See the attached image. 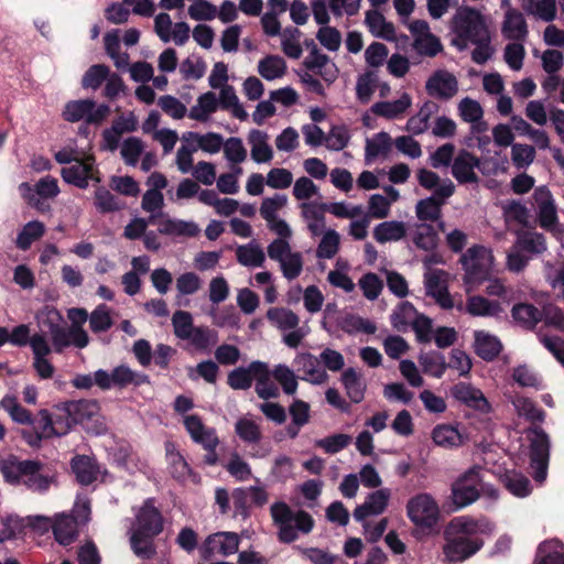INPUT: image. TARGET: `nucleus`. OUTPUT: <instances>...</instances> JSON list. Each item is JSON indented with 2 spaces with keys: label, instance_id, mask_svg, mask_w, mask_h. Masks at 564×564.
<instances>
[{
  "label": "nucleus",
  "instance_id": "obj_30",
  "mask_svg": "<svg viewBox=\"0 0 564 564\" xmlns=\"http://www.w3.org/2000/svg\"><path fill=\"white\" fill-rule=\"evenodd\" d=\"M501 34L510 41H524L529 34L524 15L516 8L506 10L501 23Z\"/></svg>",
  "mask_w": 564,
  "mask_h": 564
},
{
  "label": "nucleus",
  "instance_id": "obj_37",
  "mask_svg": "<svg viewBox=\"0 0 564 564\" xmlns=\"http://www.w3.org/2000/svg\"><path fill=\"white\" fill-rule=\"evenodd\" d=\"M410 238L417 249L431 252L437 247L438 236L433 225L416 223L410 229Z\"/></svg>",
  "mask_w": 564,
  "mask_h": 564
},
{
  "label": "nucleus",
  "instance_id": "obj_41",
  "mask_svg": "<svg viewBox=\"0 0 564 564\" xmlns=\"http://www.w3.org/2000/svg\"><path fill=\"white\" fill-rule=\"evenodd\" d=\"M256 393L260 399L270 400L280 395L279 388L271 381V371L267 362L254 366Z\"/></svg>",
  "mask_w": 564,
  "mask_h": 564
},
{
  "label": "nucleus",
  "instance_id": "obj_56",
  "mask_svg": "<svg viewBox=\"0 0 564 564\" xmlns=\"http://www.w3.org/2000/svg\"><path fill=\"white\" fill-rule=\"evenodd\" d=\"M505 487L513 495L520 498L530 495L532 487L529 478L520 471L507 470L501 478Z\"/></svg>",
  "mask_w": 564,
  "mask_h": 564
},
{
  "label": "nucleus",
  "instance_id": "obj_26",
  "mask_svg": "<svg viewBox=\"0 0 564 564\" xmlns=\"http://www.w3.org/2000/svg\"><path fill=\"white\" fill-rule=\"evenodd\" d=\"M458 113L460 118L470 123V132L473 135H479L488 130V124L484 121V109L481 105L469 97L463 98L458 106Z\"/></svg>",
  "mask_w": 564,
  "mask_h": 564
},
{
  "label": "nucleus",
  "instance_id": "obj_55",
  "mask_svg": "<svg viewBox=\"0 0 564 564\" xmlns=\"http://www.w3.org/2000/svg\"><path fill=\"white\" fill-rule=\"evenodd\" d=\"M261 361H252L247 367H238L228 373L227 383L234 390H248L254 380V369Z\"/></svg>",
  "mask_w": 564,
  "mask_h": 564
},
{
  "label": "nucleus",
  "instance_id": "obj_17",
  "mask_svg": "<svg viewBox=\"0 0 564 564\" xmlns=\"http://www.w3.org/2000/svg\"><path fill=\"white\" fill-rule=\"evenodd\" d=\"M163 530V517L154 506L153 499H147L135 514V521L131 531L144 533L148 536H156Z\"/></svg>",
  "mask_w": 564,
  "mask_h": 564
},
{
  "label": "nucleus",
  "instance_id": "obj_47",
  "mask_svg": "<svg viewBox=\"0 0 564 564\" xmlns=\"http://www.w3.org/2000/svg\"><path fill=\"white\" fill-rule=\"evenodd\" d=\"M182 140L186 142H195V148H197V150L199 149L208 154L218 153L223 149L225 141L224 137L217 132H207L205 134L186 132L183 134Z\"/></svg>",
  "mask_w": 564,
  "mask_h": 564
},
{
  "label": "nucleus",
  "instance_id": "obj_31",
  "mask_svg": "<svg viewBox=\"0 0 564 564\" xmlns=\"http://www.w3.org/2000/svg\"><path fill=\"white\" fill-rule=\"evenodd\" d=\"M301 217L304 220L307 230L313 237L321 236L326 227L325 212L326 204L300 203Z\"/></svg>",
  "mask_w": 564,
  "mask_h": 564
},
{
  "label": "nucleus",
  "instance_id": "obj_58",
  "mask_svg": "<svg viewBox=\"0 0 564 564\" xmlns=\"http://www.w3.org/2000/svg\"><path fill=\"white\" fill-rule=\"evenodd\" d=\"M235 432L237 436L245 443L257 444L262 438V431L253 419L245 415L235 423Z\"/></svg>",
  "mask_w": 564,
  "mask_h": 564
},
{
  "label": "nucleus",
  "instance_id": "obj_20",
  "mask_svg": "<svg viewBox=\"0 0 564 564\" xmlns=\"http://www.w3.org/2000/svg\"><path fill=\"white\" fill-rule=\"evenodd\" d=\"M293 365L302 375L301 379L312 384H324L329 379L327 371L321 366L319 358L311 352H299Z\"/></svg>",
  "mask_w": 564,
  "mask_h": 564
},
{
  "label": "nucleus",
  "instance_id": "obj_7",
  "mask_svg": "<svg viewBox=\"0 0 564 564\" xmlns=\"http://www.w3.org/2000/svg\"><path fill=\"white\" fill-rule=\"evenodd\" d=\"M183 424L191 440L207 452L204 456L205 464L209 466L216 465L219 459L216 449L220 443L216 430L206 426L197 414L184 415Z\"/></svg>",
  "mask_w": 564,
  "mask_h": 564
},
{
  "label": "nucleus",
  "instance_id": "obj_63",
  "mask_svg": "<svg viewBox=\"0 0 564 564\" xmlns=\"http://www.w3.org/2000/svg\"><path fill=\"white\" fill-rule=\"evenodd\" d=\"M280 36L283 53L290 58H300L303 53L300 42L302 32L297 28L290 26L285 28Z\"/></svg>",
  "mask_w": 564,
  "mask_h": 564
},
{
  "label": "nucleus",
  "instance_id": "obj_39",
  "mask_svg": "<svg viewBox=\"0 0 564 564\" xmlns=\"http://www.w3.org/2000/svg\"><path fill=\"white\" fill-rule=\"evenodd\" d=\"M248 143L251 148V159L256 163H268L273 159V150L269 144L267 132L257 129L250 130Z\"/></svg>",
  "mask_w": 564,
  "mask_h": 564
},
{
  "label": "nucleus",
  "instance_id": "obj_16",
  "mask_svg": "<svg viewBox=\"0 0 564 564\" xmlns=\"http://www.w3.org/2000/svg\"><path fill=\"white\" fill-rule=\"evenodd\" d=\"M409 30L413 36V48L417 54L433 57L442 51L440 39L432 34L426 21L414 20L410 23Z\"/></svg>",
  "mask_w": 564,
  "mask_h": 564
},
{
  "label": "nucleus",
  "instance_id": "obj_8",
  "mask_svg": "<svg viewBox=\"0 0 564 564\" xmlns=\"http://www.w3.org/2000/svg\"><path fill=\"white\" fill-rule=\"evenodd\" d=\"M530 441V466L533 469V478L543 484L547 477L551 442L549 435L539 426L527 431Z\"/></svg>",
  "mask_w": 564,
  "mask_h": 564
},
{
  "label": "nucleus",
  "instance_id": "obj_36",
  "mask_svg": "<svg viewBox=\"0 0 564 564\" xmlns=\"http://www.w3.org/2000/svg\"><path fill=\"white\" fill-rule=\"evenodd\" d=\"M365 24L375 37L386 41H394L397 39L393 23L387 21L383 14L378 10H369L366 12Z\"/></svg>",
  "mask_w": 564,
  "mask_h": 564
},
{
  "label": "nucleus",
  "instance_id": "obj_10",
  "mask_svg": "<svg viewBox=\"0 0 564 564\" xmlns=\"http://www.w3.org/2000/svg\"><path fill=\"white\" fill-rule=\"evenodd\" d=\"M443 538L442 562L445 564L462 563L474 556L484 546V541L480 538L456 536L448 534L445 530Z\"/></svg>",
  "mask_w": 564,
  "mask_h": 564
},
{
  "label": "nucleus",
  "instance_id": "obj_28",
  "mask_svg": "<svg viewBox=\"0 0 564 564\" xmlns=\"http://www.w3.org/2000/svg\"><path fill=\"white\" fill-rule=\"evenodd\" d=\"M303 64L308 70L319 75L328 83L335 82L338 76L335 63L326 54L322 53L317 46H314V50L308 52Z\"/></svg>",
  "mask_w": 564,
  "mask_h": 564
},
{
  "label": "nucleus",
  "instance_id": "obj_57",
  "mask_svg": "<svg viewBox=\"0 0 564 564\" xmlns=\"http://www.w3.org/2000/svg\"><path fill=\"white\" fill-rule=\"evenodd\" d=\"M516 235L517 240L514 245L518 246V249L533 254H539L546 250L545 239L542 234L519 230Z\"/></svg>",
  "mask_w": 564,
  "mask_h": 564
},
{
  "label": "nucleus",
  "instance_id": "obj_32",
  "mask_svg": "<svg viewBox=\"0 0 564 564\" xmlns=\"http://www.w3.org/2000/svg\"><path fill=\"white\" fill-rule=\"evenodd\" d=\"M94 160L88 156L85 160H75V162L62 169L61 175L66 183L74 184L80 188L88 186L89 180L94 177Z\"/></svg>",
  "mask_w": 564,
  "mask_h": 564
},
{
  "label": "nucleus",
  "instance_id": "obj_12",
  "mask_svg": "<svg viewBox=\"0 0 564 564\" xmlns=\"http://www.w3.org/2000/svg\"><path fill=\"white\" fill-rule=\"evenodd\" d=\"M110 115V107L101 104L96 105L91 99L73 100L66 104L63 117L66 121H85L87 124L99 126Z\"/></svg>",
  "mask_w": 564,
  "mask_h": 564
},
{
  "label": "nucleus",
  "instance_id": "obj_54",
  "mask_svg": "<svg viewBox=\"0 0 564 564\" xmlns=\"http://www.w3.org/2000/svg\"><path fill=\"white\" fill-rule=\"evenodd\" d=\"M268 321L278 329L286 332L300 325V317L290 308L271 307L267 311Z\"/></svg>",
  "mask_w": 564,
  "mask_h": 564
},
{
  "label": "nucleus",
  "instance_id": "obj_46",
  "mask_svg": "<svg viewBox=\"0 0 564 564\" xmlns=\"http://www.w3.org/2000/svg\"><path fill=\"white\" fill-rule=\"evenodd\" d=\"M392 147V139L389 133L381 131L366 139L365 161L372 163L380 156H386Z\"/></svg>",
  "mask_w": 564,
  "mask_h": 564
},
{
  "label": "nucleus",
  "instance_id": "obj_25",
  "mask_svg": "<svg viewBox=\"0 0 564 564\" xmlns=\"http://www.w3.org/2000/svg\"><path fill=\"white\" fill-rule=\"evenodd\" d=\"M479 164L480 161L477 156L467 150H460L452 163V175L460 184L476 183L478 176L475 170L479 167Z\"/></svg>",
  "mask_w": 564,
  "mask_h": 564
},
{
  "label": "nucleus",
  "instance_id": "obj_23",
  "mask_svg": "<svg viewBox=\"0 0 564 564\" xmlns=\"http://www.w3.org/2000/svg\"><path fill=\"white\" fill-rule=\"evenodd\" d=\"M426 93L442 100L453 98L458 91V80L452 73L440 69L433 73L425 84Z\"/></svg>",
  "mask_w": 564,
  "mask_h": 564
},
{
  "label": "nucleus",
  "instance_id": "obj_49",
  "mask_svg": "<svg viewBox=\"0 0 564 564\" xmlns=\"http://www.w3.org/2000/svg\"><path fill=\"white\" fill-rule=\"evenodd\" d=\"M533 564H564V544L557 539L542 542Z\"/></svg>",
  "mask_w": 564,
  "mask_h": 564
},
{
  "label": "nucleus",
  "instance_id": "obj_9",
  "mask_svg": "<svg viewBox=\"0 0 564 564\" xmlns=\"http://www.w3.org/2000/svg\"><path fill=\"white\" fill-rule=\"evenodd\" d=\"M268 256L271 260L279 263L283 276L289 280H295L303 271V254L292 251L288 240L274 239L268 246Z\"/></svg>",
  "mask_w": 564,
  "mask_h": 564
},
{
  "label": "nucleus",
  "instance_id": "obj_19",
  "mask_svg": "<svg viewBox=\"0 0 564 564\" xmlns=\"http://www.w3.org/2000/svg\"><path fill=\"white\" fill-rule=\"evenodd\" d=\"M424 286L426 295L433 297L435 302L445 310L454 306L453 299L447 288V273L443 270H430L424 275Z\"/></svg>",
  "mask_w": 564,
  "mask_h": 564
},
{
  "label": "nucleus",
  "instance_id": "obj_43",
  "mask_svg": "<svg viewBox=\"0 0 564 564\" xmlns=\"http://www.w3.org/2000/svg\"><path fill=\"white\" fill-rule=\"evenodd\" d=\"M474 338L475 351L484 360H494L502 349L500 340L485 330H476Z\"/></svg>",
  "mask_w": 564,
  "mask_h": 564
},
{
  "label": "nucleus",
  "instance_id": "obj_15",
  "mask_svg": "<svg viewBox=\"0 0 564 564\" xmlns=\"http://www.w3.org/2000/svg\"><path fill=\"white\" fill-rule=\"evenodd\" d=\"M455 192V185L451 180H444L442 186L436 188L432 196L416 203L415 215L421 223L438 220L442 215V205Z\"/></svg>",
  "mask_w": 564,
  "mask_h": 564
},
{
  "label": "nucleus",
  "instance_id": "obj_62",
  "mask_svg": "<svg viewBox=\"0 0 564 564\" xmlns=\"http://www.w3.org/2000/svg\"><path fill=\"white\" fill-rule=\"evenodd\" d=\"M417 359L423 372L434 378H441L447 368L444 355L437 351L422 352Z\"/></svg>",
  "mask_w": 564,
  "mask_h": 564
},
{
  "label": "nucleus",
  "instance_id": "obj_6",
  "mask_svg": "<svg viewBox=\"0 0 564 564\" xmlns=\"http://www.w3.org/2000/svg\"><path fill=\"white\" fill-rule=\"evenodd\" d=\"M32 430H22L21 436L31 447H39L42 440L62 436L70 430L69 421H63L62 415L54 420L47 410H41L36 417L32 416Z\"/></svg>",
  "mask_w": 564,
  "mask_h": 564
},
{
  "label": "nucleus",
  "instance_id": "obj_24",
  "mask_svg": "<svg viewBox=\"0 0 564 564\" xmlns=\"http://www.w3.org/2000/svg\"><path fill=\"white\" fill-rule=\"evenodd\" d=\"M31 350L33 354V367L39 377L42 379L52 378L54 375V366L47 359V356L52 352V347L44 334H34Z\"/></svg>",
  "mask_w": 564,
  "mask_h": 564
},
{
  "label": "nucleus",
  "instance_id": "obj_34",
  "mask_svg": "<svg viewBox=\"0 0 564 564\" xmlns=\"http://www.w3.org/2000/svg\"><path fill=\"white\" fill-rule=\"evenodd\" d=\"M390 490L387 488L371 492L366 501L354 510V518L361 522L370 516L381 514L388 506Z\"/></svg>",
  "mask_w": 564,
  "mask_h": 564
},
{
  "label": "nucleus",
  "instance_id": "obj_33",
  "mask_svg": "<svg viewBox=\"0 0 564 564\" xmlns=\"http://www.w3.org/2000/svg\"><path fill=\"white\" fill-rule=\"evenodd\" d=\"M533 198L541 227L552 228L557 221V212L551 192L545 187H539L534 191Z\"/></svg>",
  "mask_w": 564,
  "mask_h": 564
},
{
  "label": "nucleus",
  "instance_id": "obj_64",
  "mask_svg": "<svg viewBox=\"0 0 564 564\" xmlns=\"http://www.w3.org/2000/svg\"><path fill=\"white\" fill-rule=\"evenodd\" d=\"M259 74L267 80L282 77L286 72L285 61L278 55H268L258 64Z\"/></svg>",
  "mask_w": 564,
  "mask_h": 564
},
{
  "label": "nucleus",
  "instance_id": "obj_21",
  "mask_svg": "<svg viewBox=\"0 0 564 564\" xmlns=\"http://www.w3.org/2000/svg\"><path fill=\"white\" fill-rule=\"evenodd\" d=\"M444 530L456 536L478 538V534L491 533L492 524L485 518L476 519L470 516H460L453 518Z\"/></svg>",
  "mask_w": 564,
  "mask_h": 564
},
{
  "label": "nucleus",
  "instance_id": "obj_27",
  "mask_svg": "<svg viewBox=\"0 0 564 564\" xmlns=\"http://www.w3.org/2000/svg\"><path fill=\"white\" fill-rule=\"evenodd\" d=\"M451 392L457 401L464 403L468 408L481 413L490 412V404L480 389L466 382H459L452 388Z\"/></svg>",
  "mask_w": 564,
  "mask_h": 564
},
{
  "label": "nucleus",
  "instance_id": "obj_3",
  "mask_svg": "<svg viewBox=\"0 0 564 564\" xmlns=\"http://www.w3.org/2000/svg\"><path fill=\"white\" fill-rule=\"evenodd\" d=\"M270 511L278 527V538L283 543H291L299 538L300 532L307 534L314 528V520L308 512L293 511L285 502H274Z\"/></svg>",
  "mask_w": 564,
  "mask_h": 564
},
{
  "label": "nucleus",
  "instance_id": "obj_2",
  "mask_svg": "<svg viewBox=\"0 0 564 564\" xmlns=\"http://www.w3.org/2000/svg\"><path fill=\"white\" fill-rule=\"evenodd\" d=\"M449 28L454 34L452 44L460 51L467 48L469 43L486 40L490 34L486 18L469 7H462L455 12Z\"/></svg>",
  "mask_w": 564,
  "mask_h": 564
},
{
  "label": "nucleus",
  "instance_id": "obj_51",
  "mask_svg": "<svg viewBox=\"0 0 564 564\" xmlns=\"http://www.w3.org/2000/svg\"><path fill=\"white\" fill-rule=\"evenodd\" d=\"M464 311L471 316H497L502 312V307L497 301H489L480 295L469 296L466 301Z\"/></svg>",
  "mask_w": 564,
  "mask_h": 564
},
{
  "label": "nucleus",
  "instance_id": "obj_48",
  "mask_svg": "<svg viewBox=\"0 0 564 564\" xmlns=\"http://www.w3.org/2000/svg\"><path fill=\"white\" fill-rule=\"evenodd\" d=\"M165 454L173 478L178 481L187 480L192 476V469L174 443H165Z\"/></svg>",
  "mask_w": 564,
  "mask_h": 564
},
{
  "label": "nucleus",
  "instance_id": "obj_22",
  "mask_svg": "<svg viewBox=\"0 0 564 564\" xmlns=\"http://www.w3.org/2000/svg\"><path fill=\"white\" fill-rule=\"evenodd\" d=\"M37 520L43 521L45 527H52L55 540L62 545L73 543L78 535L80 525L73 514H56L54 520L39 517Z\"/></svg>",
  "mask_w": 564,
  "mask_h": 564
},
{
  "label": "nucleus",
  "instance_id": "obj_1",
  "mask_svg": "<svg viewBox=\"0 0 564 564\" xmlns=\"http://www.w3.org/2000/svg\"><path fill=\"white\" fill-rule=\"evenodd\" d=\"M0 471L8 484L21 485L35 492H45L55 480L42 462L20 459L14 455L0 460Z\"/></svg>",
  "mask_w": 564,
  "mask_h": 564
},
{
  "label": "nucleus",
  "instance_id": "obj_52",
  "mask_svg": "<svg viewBox=\"0 0 564 564\" xmlns=\"http://www.w3.org/2000/svg\"><path fill=\"white\" fill-rule=\"evenodd\" d=\"M406 236V227L403 221L389 220L378 224L373 228V238L379 243L399 241Z\"/></svg>",
  "mask_w": 564,
  "mask_h": 564
},
{
  "label": "nucleus",
  "instance_id": "obj_14",
  "mask_svg": "<svg viewBox=\"0 0 564 564\" xmlns=\"http://www.w3.org/2000/svg\"><path fill=\"white\" fill-rule=\"evenodd\" d=\"M406 514L416 527L431 529L440 519V508L430 494H419L406 503Z\"/></svg>",
  "mask_w": 564,
  "mask_h": 564
},
{
  "label": "nucleus",
  "instance_id": "obj_61",
  "mask_svg": "<svg viewBox=\"0 0 564 564\" xmlns=\"http://www.w3.org/2000/svg\"><path fill=\"white\" fill-rule=\"evenodd\" d=\"M419 313L410 302H401L391 314V325L399 332L412 326Z\"/></svg>",
  "mask_w": 564,
  "mask_h": 564
},
{
  "label": "nucleus",
  "instance_id": "obj_11",
  "mask_svg": "<svg viewBox=\"0 0 564 564\" xmlns=\"http://www.w3.org/2000/svg\"><path fill=\"white\" fill-rule=\"evenodd\" d=\"M481 468L474 466L459 476L452 485V501L456 510L475 502L480 496Z\"/></svg>",
  "mask_w": 564,
  "mask_h": 564
},
{
  "label": "nucleus",
  "instance_id": "obj_42",
  "mask_svg": "<svg viewBox=\"0 0 564 564\" xmlns=\"http://www.w3.org/2000/svg\"><path fill=\"white\" fill-rule=\"evenodd\" d=\"M218 108L219 102L216 94L207 91L198 96L196 104L188 111V117L199 122H207Z\"/></svg>",
  "mask_w": 564,
  "mask_h": 564
},
{
  "label": "nucleus",
  "instance_id": "obj_59",
  "mask_svg": "<svg viewBox=\"0 0 564 564\" xmlns=\"http://www.w3.org/2000/svg\"><path fill=\"white\" fill-rule=\"evenodd\" d=\"M437 106L433 101H426L422 105L417 113L410 117L406 122V131L413 134H421L429 128V121L436 111Z\"/></svg>",
  "mask_w": 564,
  "mask_h": 564
},
{
  "label": "nucleus",
  "instance_id": "obj_40",
  "mask_svg": "<svg viewBox=\"0 0 564 564\" xmlns=\"http://www.w3.org/2000/svg\"><path fill=\"white\" fill-rule=\"evenodd\" d=\"M158 232L174 237H195L199 232V228L194 221L173 219L162 215Z\"/></svg>",
  "mask_w": 564,
  "mask_h": 564
},
{
  "label": "nucleus",
  "instance_id": "obj_35",
  "mask_svg": "<svg viewBox=\"0 0 564 564\" xmlns=\"http://www.w3.org/2000/svg\"><path fill=\"white\" fill-rule=\"evenodd\" d=\"M412 99L409 94L403 93L401 97L393 101H379L371 106L372 115L393 120L402 117L411 107Z\"/></svg>",
  "mask_w": 564,
  "mask_h": 564
},
{
  "label": "nucleus",
  "instance_id": "obj_45",
  "mask_svg": "<svg viewBox=\"0 0 564 564\" xmlns=\"http://www.w3.org/2000/svg\"><path fill=\"white\" fill-rule=\"evenodd\" d=\"M432 438L437 446L452 448L463 445L467 436L456 426L449 424H440L433 429Z\"/></svg>",
  "mask_w": 564,
  "mask_h": 564
},
{
  "label": "nucleus",
  "instance_id": "obj_38",
  "mask_svg": "<svg viewBox=\"0 0 564 564\" xmlns=\"http://www.w3.org/2000/svg\"><path fill=\"white\" fill-rule=\"evenodd\" d=\"M72 469L80 485L88 486L97 480L100 468L95 458L77 455L72 459Z\"/></svg>",
  "mask_w": 564,
  "mask_h": 564
},
{
  "label": "nucleus",
  "instance_id": "obj_5",
  "mask_svg": "<svg viewBox=\"0 0 564 564\" xmlns=\"http://www.w3.org/2000/svg\"><path fill=\"white\" fill-rule=\"evenodd\" d=\"M460 263L465 271L464 282L467 292H470L474 285L487 279L494 264V256L487 247L475 245L462 254Z\"/></svg>",
  "mask_w": 564,
  "mask_h": 564
},
{
  "label": "nucleus",
  "instance_id": "obj_29",
  "mask_svg": "<svg viewBox=\"0 0 564 564\" xmlns=\"http://www.w3.org/2000/svg\"><path fill=\"white\" fill-rule=\"evenodd\" d=\"M240 538L235 532L221 531L210 534L205 542L209 555L228 556L238 551Z\"/></svg>",
  "mask_w": 564,
  "mask_h": 564
},
{
  "label": "nucleus",
  "instance_id": "obj_60",
  "mask_svg": "<svg viewBox=\"0 0 564 564\" xmlns=\"http://www.w3.org/2000/svg\"><path fill=\"white\" fill-rule=\"evenodd\" d=\"M339 327L349 335L358 333L372 335L377 330V326L373 322L355 314L345 315L339 322Z\"/></svg>",
  "mask_w": 564,
  "mask_h": 564
},
{
  "label": "nucleus",
  "instance_id": "obj_50",
  "mask_svg": "<svg viewBox=\"0 0 564 564\" xmlns=\"http://www.w3.org/2000/svg\"><path fill=\"white\" fill-rule=\"evenodd\" d=\"M522 9L528 15L543 22H552L556 18V0H523Z\"/></svg>",
  "mask_w": 564,
  "mask_h": 564
},
{
  "label": "nucleus",
  "instance_id": "obj_44",
  "mask_svg": "<svg viewBox=\"0 0 564 564\" xmlns=\"http://www.w3.org/2000/svg\"><path fill=\"white\" fill-rule=\"evenodd\" d=\"M341 383L351 402L360 403L365 399L366 381L360 372L354 368H347L341 373Z\"/></svg>",
  "mask_w": 564,
  "mask_h": 564
},
{
  "label": "nucleus",
  "instance_id": "obj_13",
  "mask_svg": "<svg viewBox=\"0 0 564 564\" xmlns=\"http://www.w3.org/2000/svg\"><path fill=\"white\" fill-rule=\"evenodd\" d=\"M97 387L104 391L112 388L124 389L129 386L139 387L149 382L145 373L132 370L127 365H119L110 372L104 369L96 370Z\"/></svg>",
  "mask_w": 564,
  "mask_h": 564
},
{
  "label": "nucleus",
  "instance_id": "obj_4",
  "mask_svg": "<svg viewBox=\"0 0 564 564\" xmlns=\"http://www.w3.org/2000/svg\"><path fill=\"white\" fill-rule=\"evenodd\" d=\"M45 319L44 326L47 328L52 338V350L62 352L65 348L74 346L83 349L89 344L87 332L79 325H70L68 328L63 327L61 322L62 315L54 308H48L44 312Z\"/></svg>",
  "mask_w": 564,
  "mask_h": 564
},
{
  "label": "nucleus",
  "instance_id": "obj_53",
  "mask_svg": "<svg viewBox=\"0 0 564 564\" xmlns=\"http://www.w3.org/2000/svg\"><path fill=\"white\" fill-rule=\"evenodd\" d=\"M236 256L240 264L250 268L262 267L265 261L263 249L254 240L239 246L236 250Z\"/></svg>",
  "mask_w": 564,
  "mask_h": 564
},
{
  "label": "nucleus",
  "instance_id": "obj_18",
  "mask_svg": "<svg viewBox=\"0 0 564 564\" xmlns=\"http://www.w3.org/2000/svg\"><path fill=\"white\" fill-rule=\"evenodd\" d=\"M64 412L63 421L73 424L87 425L89 422H97L99 416V404L96 400L69 401L62 405Z\"/></svg>",
  "mask_w": 564,
  "mask_h": 564
}]
</instances>
